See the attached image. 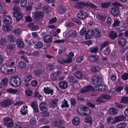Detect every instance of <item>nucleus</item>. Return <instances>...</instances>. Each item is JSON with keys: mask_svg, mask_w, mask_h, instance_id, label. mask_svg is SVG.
I'll return each mask as SVG.
<instances>
[{"mask_svg": "<svg viewBox=\"0 0 128 128\" xmlns=\"http://www.w3.org/2000/svg\"><path fill=\"white\" fill-rule=\"evenodd\" d=\"M88 59L90 62H96L98 58V56H89Z\"/></svg>", "mask_w": 128, "mask_h": 128, "instance_id": "44", "label": "nucleus"}, {"mask_svg": "<svg viewBox=\"0 0 128 128\" xmlns=\"http://www.w3.org/2000/svg\"><path fill=\"white\" fill-rule=\"evenodd\" d=\"M1 82L4 85H6L8 82V79L6 78H4L2 80Z\"/></svg>", "mask_w": 128, "mask_h": 128, "instance_id": "62", "label": "nucleus"}, {"mask_svg": "<svg viewBox=\"0 0 128 128\" xmlns=\"http://www.w3.org/2000/svg\"><path fill=\"white\" fill-rule=\"evenodd\" d=\"M44 92L46 94H50L51 95H53V93L54 92L53 90L51 89L50 87H47L44 88Z\"/></svg>", "mask_w": 128, "mask_h": 128, "instance_id": "19", "label": "nucleus"}, {"mask_svg": "<svg viewBox=\"0 0 128 128\" xmlns=\"http://www.w3.org/2000/svg\"><path fill=\"white\" fill-rule=\"evenodd\" d=\"M57 61L62 64H65L64 56H58L57 58Z\"/></svg>", "mask_w": 128, "mask_h": 128, "instance_id": "35", "label": "nucleus"}, {"mask_svg": "<svg viewBox=\"0 0 128 128\" xmlns=\"http://www.w3.org/2000/svg\"><path fill=\"white\" fill-rule=\"evenodd\" d=\"M118 110L117 109L114 108H110L108 110L109 113L111 114L116 115L118 113Z\"/></svg>", "mask_w": 128, "mask_h": 128, "instance_id": "24", "label": "nucleus"}, {"mask_svg": "<svg viewBox=\"0 0 128 128\" xmlns=\"http://www.w3.org/2000/svg\"><path fill=\"white\" fill-rule=\"evenodd\" d=\"M7 38L8 41L10 42H14L16 40V38L13 35H10L8 36Z\"/></svg>", "mask_w": 128, "mask_h": 128, "instance_id": "34", "label": "nucleus"}, {"mask_svg": "<svg viewBox=\"0 0 128 128\" xmlns=\"http://www.w3.org/2000/svg\"><path fill=\"white\" fill-rule=\"evenodd\" d=\"M65 64V63H69L72 60V59L71 56L64 57Z\"/></svg>", "mask_w": 128, "mask_h": 128, "instance_id": "46", "label": "nucleus"}, {"mask_svg": "<svg viewBox=\"0 0 128 128\" xmlns=\"http://www.w3.org/2000/svg\"><path fill=\"white\" fill-rule=\"evenodd\" d=\"M43 9L45 12L47 13H50L52 9L50 6L47 5L44 6L43 8Z\"/></svg>", "mask_w": 128, "mask_h": 128, "instance_id": "29", "label": "nucleus"}, {"mask_svg": "<svg viewBox=\"0 0 128 128\" xmlns=\"http://www.w3.org/2000/svg\"><path fill=\"white\" fill-rule=\"evenodd\" d=\"M119 4L117 2H115L114 6L111 8L110 13L114 16L118 15L119 13Z\"/></svg>", "mask_w": 128, "mask_h": 128, "instance_id": "4", "label": "nucleus"}, {"mask_svg": "<svg viewBox=\"0 0 128 128\" xmlns=\"http://www.w3.org/2000/svg\"><path fill=\"white\" fill-rule=\"evenodd\" d=\"M118 43L120 45L124 47L126 44V40L123 38L120 37L118 38Z\"/></svg>", "mask_w": 128, "mask_h": 128, "instance_id": "21", "label": "nucleus"}, {"mask_svg": "<svg viewBox=\"0 0 128 128\" xmlns=\"http://www.w3.org/2000/svg\"><path fill=\"white\" fill-rule=\"evenodd\" d=\"M124 119V116H122L116 117L114 118L115 122L122 121Z\"/></svg>", "mask_w": 128, "mask_h": 128, "instance_id": "43", "label": "nucleus"}, {"mask_svg": "<svg viewBox=\"0 0 128 128\" xmlns=\"http://www.w3.org/2000/svg\"><path fill=\"white\" fill-rule=\"evenodd\" d=\"M110 52V49L109 47H107L104 51V53L105 55H108Z\"/></svg>", "mask_w": 128, "mask_h": 128, "instance_id": "64", "label": "nucleus"}, {"mask_svg": "<svg viewBox=\"0 0 128 128\" xmlns=\"http://www.w3.org/2000/svg\"><path fill=\"white\" fill-rule=\"evenodd\" d=\"M10 84L14 87H17L19 86L21 83L20 78L16 76H12L10 80Z\"/></svg>", "mask_w": 128, "mask_h": 128, "instance_id": "3", "label": "nucleus"}, {"mask_svg": "<svg viewBox=\"0 0 128 128\" xmlns=\"http://www.w3.org/2000/svg\"><path fill=\"white\" fill-rule=\"evenodd\" d=\"M26 94L28 96H31L32 94V91L30 89H27L25 91Z\"/></svg>", "mask_w": 128, "mask_h": 128, "instance_id": "55", "label": "nucleus"}, {"mask_svg": "<svg viewBox=\"0 0 128 128\" xmlns=\"http://www.w3.org/2000/svg\"><path fill=\"white\" fill-rule=\"evenodd\" d=\"M122 78L124 80L128 79V73H125L122 76Z\"/></svg>", "mask_w": 128, "mask_h": 128, "instance_id": "59", "label": "nucleus"}, {"mask_svg": "<svg viewBox=\"0 0 128 128\" xmlns=\"http://www.w3.org/2000/svg\"><path fill=\"white\" fill-rule=\"evenodd\" d=\"M121 102L124 103H128V97H124L122 98Z\"/></svg>", "mask_w": 128, "mask_h": 128, "instance_id": "51", "label": "nucleus"}, {"mask_svg": "<svg viewBox=\"0 0 128 128\" xmlns=\"http://www.w3.org/2000/svg\"><path fill=\"white\" fill-rule=\"evenodd\" d=\"M12 101L10 99H6L0 103L1 106L3 108H6L12 103Z\"/></svg>", "mask_w": 128, "mask_h": 128, "instance_id": "7", "label": "nucleus"}, {"mask_svg": "<svg viewBox=\"0 0 128 128\" xmlns=\"http://www.w3.org/2000/svg\"><path fill=\"white\" fill-rule=\"evenodd\" d=\"M126 126V124L124 123H120L117 125L116 128H125Z\"/></svg>", "mask_w": 128, "mask_h": 128, "instance_id": "47", "label": "nucleus"}, {"mask_svg": "<svg viewBox=\"0 0 128 128\" xmlns=\"http://www.w3.org/2000/svg\"><path fill=\"white\" fill-rule=\"evenodd\" d=\"M3 22L6 24H10L12 22V19L9 15H4L2 17Z\"/></svg>", "mask_w": 128, "mask_h": 128, "instance_id": "8", "label": "nucleus"}, {"mask_svg": "<svg viewBox=\"0 0 128 128\" xmlns=\"http://www.w3.org/2000/svg\"><path fill=\"white\" fill-rule=\"evenodd\" d=\"M13 16L16 18V20L17 22L20 21L22 18L23 15L20 13H16L15 12L13 14Z\"/></svg>", "mask_w": 128, "mask_h": 128, "instance_id": "12", "label": "nucleus"}, {"mask_svg": "<svg viewBox=\"0 0 128 128\" xmlns=\"http://www.w3.org/2000/svg\"><path fill=\"white\" fill-rule=\"evenodd\" d=\"M92 80V83L97 86L102 84L103 80L100 76L97 75L93 76Z\"/></svg>", "mask_w": 128, "mask_h": 128, "instance_id": "5", "label": "nucleus"}, {"mask_svg": "<svg viewBox=\"0 0 128 128\" xmlns=\"http://www.w3.org/2000/svg\"><path fill=\"white\" fill-rule=\"evenodd\" d=\"M43 46V43L41 41L37 42L34 46V48L36 49H39L41 48Z\"/></svg>", "mask_w": 128, "mask_h": 128, "instance_id": "27", "label": "nucleus"}, {"mask_svg": "<svg viewBox=\"0 0 128 128\" xmlns=\"http://www.w3.org/2000/svg\"><path fill=\"white\" fill-rule=\"evenodd\" d=\"M31 106L33 108L34 112H38V109L37 105V102L36 101L33 102L31 103Z\"/></svg>", "mask_w": 128, "mask_h": 128, "instance_id": "26", "label": "nucleus"}, {"mask_svg": "<svg viewBox=\"0 0 128 128\" xmlns=\"http://www.w3.org/2000/svg\"><path fill=\"white\" fill-rule=\"evenodd\" d=\"M33 78V76L32 74H28L26 76L24 81L26 82H28L31 80Z\"/></svg>", "mask_w": 128, "mask_h": 128, "instance_id": "31", "label": "nucleus"}, {"mask_svg": "<svg viewBox=\"0 0 128 128\" xmlns=\"http://www.w3.org/2000/svg\"><path fill=\"white\" fill-rule=\"evenodd\" d=\"M18 66L19 68H24L26 67V64L25 62L21 61L18 63Z\"/></svg>", "mask_w": 128, "mask_h": 128, "instance_id": "38", "label": "nucleus"}, {"mask_svg": "<svg viewBox=\"0 0 128 128\" xmlns=\"http://www.w3.org/2000/svg\"><path fill=\"white\" fill-rule=\"evenodd\" d=\"M58 12L60 13H63L66 11V8L60 7L58 9Z\"/></svg>", "mask_w": 128, "mask_h": 128, "instance_id": "53", "label": "nucleus"}, {"mask_svg": "<svg viewBox=\"0 0 128 128\" xmlns=\"http://www.w3.org/2000/svg\"><path fill=\"white\" fill-rule=\"evenodd\" d=\"M34 74L36 76H38L40 75L42 76L41 77H42V74H43V72L42 70L39 69H36L34 70L33 71Z\"/></svg>", "mask_w": 128, "mask_h": 128, "instance_id": "30", "label": "nucleus"}, {"mask_svg": "<svg viewBox=\"0 0 128 128\" xmlns=\"http://www.w3.org/2000/svg\"><path fill=\"white\" fill-rule=\"evenodd\" d=\"M8 66L6 64L3 65L0 68V70L2 73L6 74H10L9 70L7 68Z\"/></svg>", "mask_w": 128, "mask_h": 128, "instance_id": "15", "label": "nucleus"}, {"mask_svg": "<svg viewBox=\"0 0 128 128\" xmlns=\"http://www.w3.org/2000/svg\"><path fill=\"white\" fill-rule=\"evenodd\" d=\"M101 98L103 99L110 100L112 98V96L108 94H102L100 96Z\"/></svg>", "mask_w": 128, "mask_h": 128, "instance_id": "41", "label": "nucleus"}, {"mask_svg": "<svg viewBox=\"0 0 128 128\" xmlns=\"http://www.w3.org/2000/svg\"><path fill=\"white\" fill-rule=\"evenodd\" d=\"M120 23V21L118 20H114V22L113 24V26H118Z\"/></svg>", "mask_w": 128, "mask_h": 128, "instance_id": "58", "label": "nucleus"}, {"mask_svg": "<svg viewBox=\"0 0 128 128\" xmlns=\"http://www.w3.org/2000/svg\"><path fill=\"white\" fill-rule=\"evenodd\" d=\"M110 3L109 2H106L101 4V6L102 8H108L110 6Z\"/></svg>", "mask_w": 128, "mask_h": 128, "instance_id": "40", "label": "nucleus"}, {"mask_svg": "<svg viewBox=\"0 0 128 128\" xmlns=\"http://www.w3.org/2000/svg\"><path fill=\"white\" fill-rule=\"evenodd\" d=\"M62 124V120H56L52 123L53 126H58Z\"/></svg>", "mask_w": 128, "mask_h": 128, "instance_id": "22", "label": "nucleus"}, {"mask_svg": "<svg viewBox=\"0 0 128 128\" xmlns=\"http://www.w3.org/2000/svg\"><path fill=\"white\" fill-rule=\"evenodd\" d=\"M94 88L90 85H88L84 87L80 90V92L83 93L89 91H92L94 90Z\"/></svg>", "mask_w": 128, "mask_h": 128, "instance_id": "9", "label": "nucleus"}, {"mask_svg": "<svg viewBox=\"0 0 128 128\" xmlns=\"http://www.w3.org/2000/svg\"><path fill=\"white\" fill-rule=\"evenodd\" d=\"M76 4L77 5H76L75 7L80 9L82 8L83 7L82 5L84 6H89L90 8L94 9H96L98 8V7L96 5L93 4L89 1H87L86 2L83 1L78 2H76Z\"/></svg>", "mask_w": 128, "mask_h": 128, "instance_id": "1", "label": "nucleus"}, {"mask_svg": "<svg viewBox=\"0 0 128 128\" xmlns=\"http://www.w3.org/2000/svg\"><path fill=\"white\" fill-rule=\"evenodd\" d=\"M43 40L45 43H48L51 42L52 40V37L49 35H46L43 37Z\"/></svg>", "mask_w": 128, "mask_h": 128, "instance_id": "17", "label": "nucleus"}, {"mask_svg": "<svg viewBox=\"0 0 128 128\" xmlns=\"http://www.w3.org/2000/svg\"><path fill=\"white\" fill-rule=\"evenodd\" d=\"M28 106H24L22 108L21 110L20 111V112L22 114L24 115L27 113L28 110H27Z\"/></svg>", "mask_w": 128, "mask_h": 128, "instance_id": "32", "label": "nucleus"}, {"mask_svg": "<svg viewBox=\"0 0 128 128\" xmlns=\"http://www.w3.org/2000/svg\"><path fill=\"white\" fill-rule=\"evenodd\" d=\"M39 108L41 110L44 111L48 109V106L47 104L44 102H43L40 104Z\"/></svg>", "mask_w": 128, "mask_h": 128, "instance_id": "14", "label": "nucleus"}, {"mask_svg": "<svg viewBox=\"0 0 128 128\" xmlns=\"http://www.w3.org/2000/svg\"><path fill=\"white\" fill-rule=\"evenodd\" d=\"M32 17L34 21L38 22L42 19L44 14L41 11H36L32 13Z\"/></svg>", "mask_w": 128, "mask_h": 128, "instance_id": "2", "label": "nucleus"}, {"mask_svg": "<svg viewBox=\"0 0 128 128\" xmlns=\"http://www.w3.org/2000/svg\"><path fill=\"white\" fill-rule=\"evenodd\" d=\"M12 28V26L10 25H6L3 26L2 27V30L4 31H8Z\"/></svg>", "mask_w": 128, "mask_h": 128, "instance_id": "25", "label": "nucleus"}, {"mask_svg": "<svg viewBox=\"0 0 128 128\" xmlns=\"http://www.w3.org/2000/svg\"><path fill=\"white\" fill-rule=\"evenodd\" d=\"M86 28H83L80 32V34L81 35L84 34L86 32Z\"/></svg>", "mask_w": 128, "mask_h": 128, "instance_id": "57", "label": "nucleus"}, {"mask_svg": "<svg viewBox=\"0 0 128 128\" xmlns=\"http://www.w3.org/2000/svg\"><path fill=\"white\" fill-rule=\"evenodd\" d=\"M74 75L77 78L80 79L82 76V73L80 71H77L74 73Z\"/></svg>", "mask_w": 128, "mask_h": 128, "instance_id": "37", "label": "nucleus"}, {"mask_svg": "<svg viewBox=\"0 0 128 128\" xmlns=\"http://www.w3.org/2000/svg\"><path fill=\"white\" fill-rule=\"evenodd\" d=\"M13 10H14V12H13V14L15 12L17 13L20 12H19V8L18 6H14L13 8Z\"/></svg>", "mask_w": 128, "mask_h": 128, "instance_id": "52", "label": "nucleus"}, {"mask_svg": "<svg viewBox=\"0 0 128 128\" xmlns=\"http://www.w3.org/2000/svg\"><path fill=\"white\" fill-rule=\"evenodd\" d=\"M58 85L62 89H65L68 86V83L65 81H62L60 82Z\"/></svg>", "mask_w": 128, "mask_h": 128, "instance_id": "18", "label": "nucleus"}, {"mask_svg": "<svg viewBox=\"0 0 128 128\" xmlns=\"http://www.w3.org/2000/svg\"><path fill=\"white\" fill-rule=\"evenodd\" d=\"M27 0H21L20 6L22 7H24L27 4Z\"/></svg>", "mask_w": 128, "mask_h": 128, "instance_id": "56", "label": "nucleus"}, {"mask_svg": "<svg viewBox=\"0 0 128 128\" xmlns=\"http://www.w3.org/2000/svg\"><path fill=\"white\" fill-rule=\"evenodd\" d=\"M42 7L41 4L38 3L35 5V8L36 10H40L42 8Z\"/></svg>", "mask_w": 128, "mask_h": 128, "instance_id": "61", "label": "nucleus"}, {"mask_svg": "<svg viewBox=\"0 0 128 128\" xmlns=\"http://www.w3.org/2000/svg\"><path fill=\"white\" fill-rule=\"evenodd\" d=\"M7 43V40L4 38H2L0 39V45L4 46L6 45Z\"/></svg>", "mask_w": 128, "mask_h": 128, "instance_id": "39", "label": "nucleus"}, {"mask_svg": "<svg viewBox=\"0 0 128 128\" xmlns=\"http://www.w3.org/2000/svg\"><path fill=\"white\" fill-rule=\"evenodd\" d=\"M99 19L100 21L103 22L105 21L106 18L105 15L101 14L99 16Z\"/></svg>", "mask_w": 128, "mask_h": 128, "instance_id": "49", "label": "nucleus"}, {"mask_svg": "<svg viewBox=\"0 0 128 128\" xmlns=\"http://www.w3.org/2000/svg\"><path fill=\"white\" fill-rule=\"evenodd\" d=\"M91 113V111L88 108H86L85 106V108H84V116H88Z\"/></svg>", "mask_w": 128, "mask_h": 128, "instance_id": "36", "label": "nucleus"}, {"mask_svg": "<svg viewBox=\"0 0 128 128\" xmlns=\"http://www.w3.org/2000/svg\"><path fill=\"white\" fill-rule=\"evenodd\" d=\"M4 125L8 127H12L13 125L14 122L12 120L6 117L4 118Z\"/></svg>", "mask_w": 128, "mask_h": 128, "instance_id": "6", "label": "nucleus"}, {"mask_svg": "<svg viewBox=\"0 0 128 128\" xmlns=\"http://www.w3.org/2000/svg\"><path fill=\"white\" fill-rule=\"evenodd\" d=\"M80 122V120L78 117H75L72 120V124L75 125H78Z\"/></svg>", "mask_w": 128, "mask_h": 128, "instance_id": "28", "label": "nucleus"}, {"mask_svg": "<svg viewBox=\"0 0 128 128\" xmlns=\"http://www.w3.org/2000/svg\"><path fill=\"white\" fill-rule=\"evenodd\" d=\"M46 68L49 70H52L55 68L54 66L51 64H48L46 66Z\"/></svg>", "mask_w": 128, "mask_h": 128, "instance_id": "63", "label": "nucleus"}, {"mask_svg": "<svg viewBox=\"0 0 128 128\" xmlns=\"http://www.w3.org/2000/svg\"><path fill=\"white\" fill-rule=\"evenodd\" d=\"M84 120L86 122L90 123H91L92 121V118L90 116H86L84 118Z\"/></svg>", "mask_w": 128, "mask_h": 128, "instance_id": "42", "label": "nucleus"}, {"mask_svg": "<svg viewBox=\"0 0 128 128\" xmlns=\"http://www.w3.org/2000/svg\"><path fill=\"white\" fill-rule=\"evenodd\" d=\"M16 43L17 46L19 48H22L24 47V43L21 39H17L16 40Z\"/></svg>", "mask_w": 128, "mask_h": 128, "instance_id": "23", "label": "nucleus"}, {"mask_svg": "<svg viewBox=\"0 0 128 128\" xmlns=\"http://www.w3.org/2000/svg\"><path fill=\"white\" fill-rule=\"evenodd\" d=\"M67 79L70 82L73 83H76L78 82L76 78L73 76H69L68 77Z\"/></svg>", "mask_w": 128, "mask_h": 128, "instance_id": "33", "label": "nucleus"}, {"mask_svg": "<svg viewBox=\"0 0 128 128\" xmlns=\"http://www.w3.org/2000/svg\"><path fill=\"white\" fill-rule=\"evenodd\" d=\"M108 36L111 39L114 40L117 38L118 34L115 32L111 31L108 34Z\"/></svg>", "mask_w": 128, "mask_h": 128, "instance_id": "20", "label": "nucleus"}, {"mask_svg": "<svg viewBox=\"0 0 128 128\" xmlns=\"http://www.w3.org/2000/svg\"><path fill=\"white\" fill-rule=\"evenodd\" d=\"M85 106H83L81 105H78L76 108V110L77 112L83 116L84 114V112Z\"/></svg>", "mask_w": 128, "mask_h": 128, "instance_id": "10", "label": "nucleus"}, {"mask_svg": "<svg viewBox=\"0 0 128 128\" xmlns=\"http://www.w3.org/2000/svg\"><path fill=\"white\" fill-rule=\"evenodd\" d=\"M94 34V30H88L85 34V37L86 39H90L91 38Z\"/></svg>", "mask_w": 128, "mask_h": 128, "instance_id": "13", "label": "nucleus"}, {"mask_svg": "<svg viewBox=\"0 0 128 128\" xmlns=\"http://www.w3.org/2000/svg\"><path fill=\"white\" fill-rule=\"evenodd\" d=\"M98 86V89L99 90L104 91L106 90V86L103 84H101L100 85Z\"/></svg>", "mask_w": 128, "mask_h": 128, "instance_id": "45", "label": "nucleus"}, {"mask_svg": "<svg viewBox=\"0 0 128 128\" xmlns=\"http://www.w3.org/2000/svg\"><path fill=\"white\" fill-rule=\"evenodd\" d=\"M63 101L64 102H62L63 104L62 105L61 107L62 108L65 107L68 108L69 106V105L68 104L67 101L65 99H64Z\"/></svg>", "mask_w": 128, "mask_h": 128, "instance_id": "50", "label": "nucleus"}, {"mask_svg": "<svg viewBox=\"0 0 128 128\" xmlns=\"http://www.w3.org/2000/svg\"><path fill=\"white\" fill-rule=\"evenodd\" d=\"M58 100L57 98H54L49 103L50 108H54L57 105L58 102Z\"/></svg>", "mask_w": 128, "mask_h": 128, "instance_id": "16", "label": "nucleus"}, {"mask_svg": "<svg viewBox=\"0 0 128 128\" xmlns=\"http://www.w3.org/2000/svg\"><path fill=\"white\" fill-rule=\"evenodd\" d=\"M102 33L100 30L98 28H96L94 30L93 35L96 38H98L102 36Z\"/></svg>", "mask_w": 128, "mask_h": 128, "instance_id": "11", "label": "nucleus"}, {"mask_svg": "<svg viewBox=\"0 0 128 128\" xmlns=\"http://www.w3.org/2000/svg\"><path fill=\"white\" fill-rule=\"evenodd\" d=\"M34 97L36 98L38 97L39 98L40 100H42L43 98V97L37 91H36L34 93Z\"/></svg>", "mask_w": 128, "mask_h": 128, "instance_id": "48", "label": "nucleus"}, {"mask_svg": "<svg viewBox=\"0 0 128 128\" xmlns=\"http://www.w3.org/2000/svg\"><path fill=\"white\" fill-rule=\"evenodd\" d=\"M74 33L73 31L72 30H70L68 32L66 35V37L68 38L72 36Z\"/></svg>", "mask_w": 128, "mask_h": 128, "instance_id": "54", "label": "nucleus"}, {"mask_svg": "<svg viewBox=\"0 0 128 128\" xmlns=\"http://www.w3.org/2000/svg\"><path fill=\"white\" fill-rule=\"evenodd\" d=\"M42 113V116L47 117L50 115L49 113L48 112L46 111Z\"/></svg>", "mask_w": 128, "mask_h": 128, "instance_id": "60", "label": "nucleus"}]
</instances>
